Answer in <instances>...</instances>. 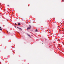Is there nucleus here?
<instances>
[{
  "instance_id": "9",
  "label": "nucleus",
  "mask_w": 64,
  "mask_h": 64,
  "mask_svg": "<svg viewBox=\"0 0 64 64\" xmlns=\"http://www.w3.org/2000/svg\"><path fill=\"white\" fill-rule=\"evenodd\" d=\"M8 6H9V5H8Z\"/></svg>"
},
{
  "instance_id": "3",
  "label": "nucleus",
  "mask_w": 64,
  "mask_h": 64,
  "mask_svg": "<svg viewBox=\"0 0 64 64\" xmlns=\"http://www.w3.org/2000/svg\"><path fill=\"white\" fill-rule=\"evenodd\" d=\"M28 36L30 37V38H31V36H30V35L29 34H28Z\"/></svg>"
},
{
  "instance_id": "5",
  "label": "nucleus",
  "mask_w": 64,
  "mask_h": 64,
  "mask_svg": "<svg viewBox=\"0 0 64 64\" xmlns=\"http://www.w3.org/2000/svg\"><path fill=\"white\" fill-rule=\"evenodd\" d=\"M18 25H19V26H20V25H21V24H20V23H18Z\"/></svg>"
},
{
  "instance_id": "7",
  "label": "nucleus",
  "mask_w": 64,
  "mask_h": 64,
  "mask_svg": "<svg viewBox=\"0 0 64 64\" xmlns=\"http://www.w3.org/2000/svg\"><path fill=\"white\" fill-rule=\"evenodd\" d=\"M15 24L16 25H17V24H16V23H15Z\"/></svg>"
},
{
  "instance_id": "2",
  "label": "nucleus",
  "mask_w": 64,
  "mask_h": 64,
  "mask_svg": "<svg viewBox=\"0 0 64 64\" xmlns=\"http://www.w3.org/2000/svg\"><path fill=\"white\" fill-rule=\"evenodd\" d=\"M17 28H18V29H19V30H21V31H22V29L20 28H19L18 27Z\"/></svg>"
},
{
  "instance_id": "10",
  "label": "nucleus",
  "mask_w": 64,
  "mask_h": 64,
  "mask_svg": "<svg viewBox=\"0 0 64 64\" xmlns=\"http://www.w3.org/2000/svg\"><path fill=\"white\" fill-rule=\"evenodd\" d=\"M15 27H16V26Z\"/></svg>"
},
{
  "instance_id": "1",
  "label": "nucleus",
  "mask_w": 64,
  "mask_h": 64,
  "mask_svg": "<svg viewBox=\"0 0 64 64\" xmlns=\"http://www.w3.org/2000/svg\"><path fill=\"white\" fill-rule=\"evenodd\" d=\"M30 26V27H29V28H27V30H28V29H31V26Z\"/></svg>"
},
{
  "instance_id": "4",
  "label": "nucleus",
  "mask_w": 64,
  "mask_h": 64,
  "mask_svg": "<svg viewBox=\"0 0 64 64\" xmlns=\"http://www.w3.org/2000/svg\"><path fill=\"white\" fill-rule=\"evenodd\" d=\"M38 30H37V29H36V32H38Z\"/></svg>"
},
{
  "instance_id": "6",
  "label": "nucleus",
  "mask_w": 64,
  "mask_h": 64,
  "mask_svg": "<svg viewBox=\"0 0 64 64\" xmlns=\"http://www.w3.org/2000/svg\"><path fill=\"white\" fill-rule=\"evenodd\" d=\"M0 30H1V31H2V29L1 28H0Z\"/></svg>"
},
{
  "instance_id": "8",
  "label": "nucleus",
  "mask_w": 64,
  "mask_h": 64,
  "mask_svg": "<svg viewBox=\"0 0 64 64\" xmlns=\"http://www.w3.org/2000/svg\"><path fill=\"white\" fill-rule=\"evenodd\" d=\"M0 28H1V26H0Z\"/></svg>"
}]
</instances>
